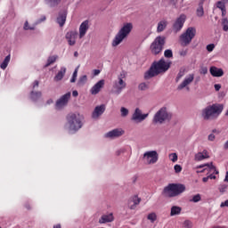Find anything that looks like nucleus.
I'll list each match as a JSON object with an SVG mask.
<instances>
[{"mask_svg": "<svg viewBox=\"0 0 228 228\" xmlns=\"http://www.w3.org/2000/svg\"><path fill=\"white\" fill-rule=\"evenodd\" d=\"M170 65H172V62L166 61L165 59L154 61L149 70L144 73V79L147 81L152 79V77H156V76H159V74L167 72L170 69Z\"/></svg>", "mask_w": 228, "mask_h": 228, "instance_id": "f257e3e1", "label": "nucleus"}, {"mask_svg": "<svg viewBox=\"0 0 228 228\" xmlns=\"http://www.w3.org/2000/svg\"><path fill=\"white\" fill-rule=\"evenodd\" d=\"M222 111H224V105L222 104L216 103L208 105L202 110L201 117L203 120L207 121L216 120V118L220 117Z\"/></svg>", "mask_w": 228, "mask_h": 228, "instance_id": "f03ea898", "label": "nucleus"}, {"mask_svg": "<svg viewBox=\"0 0 228 228\" xmlns=\"http://www.w3.org/2000/svg\"><path fill=\"white\" fill-rule=\"evenodd\" d=\"M186 191V186L183 183H169L162 191L163 197L167 199H174V197H179L181 193Z\"/></svg>", "mask_w": 228, "mask_h": 228, "instance_id": "7ed1b4c3", "label": "nucleus"}, {"mask_svg": "<svg viewBox=\"0 0 228 228\" xmlns=\"http://www.w3.org/2000/svg\"><path fill=\"white\" fill-rule=\"evenodd\" d=\"M131 31H133V23H124L112 41V47H118V45H120V44L129 37Z\"/></svg>", "mask_w": 228, "mask_h": 228, "instance_id": "20e7f679", "label": "nucleus"}, {"mask_svg": "<svg viewBox=\"0 0 228 228\" xmlns=\"http://www.w3.org/2000/svg\"><path fill=\"white\" fill-rule=\"evenodd\" d=\"M83 116L79 113H70L67 116V123L69 131L77 133L83 127Z\"/></svg>", "mask_w": 228, "mask_h": 228, "instance_id": "39448f33", "label": "nucleus"}, {"mask_svg": "<svg viewBox=\"0 0 228 228\" xmlns=\"http://www.w3.org/2000/svg\"><path fill=\"white\" fill-rule=\"evenodd\" d=\"M170 120H172V113L163 107L155 113L152 122L155 125L163 126V124H167Z\"/></svg>", "mask_w": 228, "mask_h": 228, "instance_id": "423d86ee", "label": "nucleus"}, {"mask_svg": "<svg viewBox=\"0 0 228 228\" xmlns=\"http://www.w3.org/2000/svg\"><path fill=\"white\" fill-rule=\"evenodd\" d=\"M124 79H126V72L122 71L118 76V79H116L113 83L112 92L116 95H120V94H122V90H124L126 86H127V84H126V81Z\"/></svg>", "mask_w": 228, "mask_h": 228, "instance_id": "0eeeda50", "label": "nucleus"}, {"mask_svg": "<svg viewBox=\"0 0 228 228\" xmlns=\"http://www.w3.org/2000/svg\"><path fill=\"white\" fill-rule=\"evenodd\" d=\"M167 37L165 36L157 37L150 46L151 52L155 55L159 54V53L163 51V47H165Z\"/></svg>", "mask_w": 228, "mask_h": 228, "instance_id": "6e6552de", "label": "nucleus"}, {"mask_svg": "<svg viewBox=\"0 0 228 228\" xmlns=\"http://www.w3.org/2000/svg\"><path fill=\"white\" fill-rule=\"evenodd\" d=\"M195 35H197V29L193 27L188 28L186 31L180 36L182 45L183 47L190 45V44H191V40L195 38Z\"/></svg>", "mask_w": 228, "mask_h": 228, "instance_id": "1a4fd4ad", "label": "nucleus"}, {"mask_svg": "<svg viewBox=\"0 0 228 228\" xmlns=\"http://www.w3.org/2000/svg\"><path fill=\"white\" fill-rule=\"evenodd\" d=\"M159 158V156L156 151H146L142 156V159L145 161L146 165H154L158 163Z\"/></svg>", "mask_w": 228, "mask_h": 228, "instance_id": "9d476101", "label": "nucleus"}, {"mask_svg": "<svg viewBox=\"0 0 228 228\" xmlns=\"http://www.w3.org/2000/svg\"><path fill=\"white\" fill-rule=\"evenodd\" d=\"M149 117V113L143 114V112L140 110V108H136L130 118L134 124H142L143 120H145Z\"/></svg>", "mask_w": 228, "mask_h": 228, "instance_id": "9b49d317", "label": "nucleus"}, {"mask_svg": "<svg viewBox=\"0 0 228 228\" xmlns=\"http://www.w3.org/2000/svg\"><path fill=\"white\" fill-rule=\"evenodd\" d=\"M70 92L66 93L62 96L60 97L55 102V109L56 110H63L68 104L69 101H70Z\"/></svg>", "mask_w": 228, "mask_h": 228, "instance_id": "f8f14e48", "label": "nucleus"}, {"mask_svg": "<svg viewBox=\"0 0 228 228\" xmlns=\"http://www.w3.org/2000/svg\"><path fill=\"white\" fill-rule=\"evenodd\" d=\"M193 79H195L194 74H190L188 77H186L183 81L176 87V90L178 92H181L182 90H185L187 92H190V85L193 83Z\"/></svg>", "mask_w": 228, "mask_h": 228, "instance_id": "ddd939ff", "label": "nucleus"}, {"mask_svg": "<svg viewBox=\"0 0 228 228\" xmlns=\"http://www.w3.org/2000/svg\"><path fill=\"white\" fill-rule=\"evenodd\" d=\"M126 132L122 128L113 129L107 134H105V138H110V140H115V138H120Z\"/></svg>", "mask_w": 228, "mask_h": 228, "instance_id": "4468645a", "label": "nucleus"}, {"mask_svg": "<svg viewBox=\"0 0 228 228\" xmlns=\"http://www.w3.org/2000/svg\"><path fill=\"white\" fill-rule=\"evenodd\" d=\"M186 21V16L184 14L180 15L173 25V29L177 33V31H181L183 29V26H184V22Z\"/></svg>", "mask_w": 228, "mask_h": 228, "instance_id": "2eb2a0df", "label": "nucleus"}, {"mask_svg": "<svg viewBox=\"0 0 228 228\" xmlns=\"http://www.w3.org/2000/svg\"><path fill=\"white\" fill-rule=\"evenodd\" d=\"M77 38V31L72 30L67 32L66 40H68L69 45H76V39Z\"/></svg>", "mask_w": 228, "mask_h": 228, "instance_id": "dca6fc26", "label": "nucleus"}, {"mask_svg": "<svg viewBox=\"0 0 228 228\" xmlns=\"http://www.w3.org/2000/svg\"><path fill=\"white\" fill-rule=\"evenodd\" d=\"M106 111V105L102 104L99 106H96L92 113V118L97 119L102 113Z\"/></svg>", "mask_w": 228, "mask_h": 228, "instance_id": "f3484780", "label": "nucleus"}, {"mask_svg": "<svg viewBox=\"0 0 228 228\" xmlns=\"http://www.w3.org/2000/svg\"><path fill=\"white\" fill-rule=\"evenodd\" d=\"M90 28L89 21L85 20L79 27V38H83L86 35V32Z\"/></svg>", "mask_w": 228, "mask_h": 228, "instance_id": "a211bd4d", "label": "nucleus"}, {"mask_svg": "<svg viewBox=\"0 0 228 228\" xmlns=\"http://www.w3.org/2000/svg\"><path fill=\"white\" fill-rule=\"evenodd\" d=\"M104 87V79L98 81L91 89L92 95H97L101 89Z\"/></svg>", "mask_w": 228, "mask_h": 228, "instance_id": "6ab92c4d", "label": "nucleus"}, {"mask_svg": "<svg viewBox=\"0 0 228 228\" xmlns=\"http://www.w3.org/2000/svg\"><path fill=\"white\" fill-rule=\"evenodd\" d=\"M203 159H209V152H208V150L200 151L194 156L195 161H202Z\"/></svg>", "mask_w": 228, "mask_h": 228, "instance_id": "aec40b11", "label": "nucleus"}, {"mask_svg": "<svg viewBox=\"0 0 228 228\" xmlns=\"http://www.w3.org/2000/svg\"><path fill=\"white\" fill-rule=\"evenodd\" d=\"M209 72L213 77H222L224 76V69L215 66L210 67Z\"/></svg>", "mask_w": 228, "mask_h": 228, "instance_id": "412c9836", "label": "nucleus"}, {"mask_svg": "<svg viewBox=\"0 0 228 228\" xmlns=\"http://www.w3.org/2000/svg\"><path fill=\"white\" fill-rule=\"evenodd\" d=\"M66 20H67V11H63L59 13V16L57 17V22L59 23L61 28H63Z\"/></svg>", "mask_w": 228, "mask_h": 228, "instance_id": "4be33fe9", "label": "nucleus"}, {"mask_svg": "<svg viewBox=\"0 0 228 228\" xmlns=\"http://www.w3.org/2000/svg\"><path fill=\"white\" fill-rule=\"evenodd\" d=\"M45 3L49 8H58L61 4V0H45Z\"/></svg>", "mask_w": 228, "mask_h": 228, "instance_id": "5701e85b", "label": "nucleus"}, {"mask_svg": "<svg viewBox=\"0 0 228 228\" xmlns=\"http://www.w3.org/2000/svg\"><path fill=\"white\" fill-rule=\"evenodd\" d=\"M113 222V214L103 215L99 220V224H108Z\"/></svg>", "mask_w": 228, "mask_h": 228, "instance_id": "b1692460", "label": "nucleus"}, {"mask_svg": "<svg viewBox=\"0 0 228 228\" xmlns=\"http://www.w3.org/2000/svg\"><path fill=\"white\" fill-rule=\"evenodd\" d=\"M67 72V68L62 67L57 73V75L54 77V81H61L63 79L65 73Z\"/></svg>", "mask_w": 228, "mask_h": 228, "instance_id": "393cba45", "label": "nucleus"}, {"mask_svg": "<svg viewBox=\"0 0 228 228\" xmlns=\"http://www.w3.org/2000/svg\"><path fill=\"white\" fill-rule=\"evenodd\" d=\"M40 97H42V92L40 91H31L30 92V99L31 101H33V102H37V101H38V99H40Z\"/></svg>", "mask_w": 228, "mask_h": 228, "instance_id": "a878e982", "label": "nucleus"}, {"mask_svg": "<svg viewBox=\"0 0 228 228\" xmlns=\"http://www.w3.org/2000/svg\"><path fill=\"white\" fill-rule=\"evenodd\" d=\"M183 208L181 207L173 206L171 208L170 216H176V215H181Z\"/></svg>", "mask_w": 228, "mask_h": 228, "instance_id": "bb28decb", "label": "nucleus"}, {"mask_svg": "<svg viewBox=\"0 0 228 228\" xmlns=\"http://www.w3.org/2000/svg\"><path fill=\"white\" fill-rule=\"evenodd\" d=\"M56 60H58V55L49 56L47 59V62L45 65V69H47V67H51V65H53V63H56Z\"/></svg>", "mask_w": 228, "mask_h": 228, "instance_id": "cd10ccee", "label": "nucleus"}, {"mask_svg": "<svg viewBox=\"0 0 228 228\" xmlns=\"http://www.w3.org/2000/svg\"><path fill=\"white\" fill-rule=\"evenodd\" d=\"M165 29H167V21H159L158 24L157 32L161 33L162 31H165Z\"/></svg>", "mask_w": 228, "mask_h": 228, "instance_id": "c85d7f7f", "label": "nucleus"}, {"mask_svg": "<svg viewBox=\"0 0 228 228\" xmlns=\"http://www.w3.org/2000/svg\"><path fill=\"white\" fill-rule=\"evenodd\" d=\"M196 15L197 17H204V6L202 2L199 4V7L196 11Z\"/></svg>", "mask_w": 228, "mask_h": 228, "instance_id": "c756f323", "label": "nucleus"}, {"mask_svg": "<svg viewBox=\"0 0 228 228\" xmlns=\"http://www.w3.org/2000/svg\"><path fill=\"white\" fill-rule=\"evenodd\" d=\"M133 202H134V204L131 205L129 208H130V209H136V206H138V204H140V202H142V199L138 198V196H134L133 198Z\"/></svg>", "mask_w": 228, "mask_h": 228, "instance_id": "7c9ffc66", "label": "nucleus"}, {"mask_svg": "<svg viewBox=\"0 0 228 228\" xmlns=\"http://www.w3.org/2000/svg\"><path fill=\"white\" fill-rule=\"evenodd\" d=\"M10 60H11V56L7 55L4 61L1 63L0 68L4 70L6 69V67H8V64L10 63Z\"/></svg>", "mask_w": 228, "mask_h": 228, "instance_id": "2f4dec72", "label": "nucleus"}, {"mask_svg": "<svg viewBox=\"0 0 228 228\" xmlns=\"http://www.w3.org/2000/svg\"><path fill=\"white\" fill-rule=\"evenodd\" d=\"M221 26L223 28V31H225V32L228 31V19L227 18H223L221 20Z\"/></svg>", "mask_w": 228, "mask_h": 228, "instance_id": "473e14b6", "label": "nucleus"}, {"mask_svg": "<svg viewBox=\"0 0 228 228\" xmlns=\"http://www.w3.org/2000/svg\"><path fill=\"white\" fill-rule=\"evenodd\" d=\"M138 90L141 92H145V90H149V83L142 82L139 84Z\"/></svg>", "mask_w": 228, "mask_h": 228, "instance_id": "72a5a7b5", "label": "nucleus"}, {"mask_svg": "<svg viewBox=\"0 0 228 228\" xmlns=\"http://www.w3.org/2000/svg\"><path fill=\"white\" fill-rule=\"evenodd\" d=\"M147 219L150 220L151 224H154L156 220H158V216L156 215V213L152 212L148 215Z\"/></svg>", "mask_w": 228, "mask_h": 228, "instance_id": "f704fd0d", "label": "nucleus"}, {"mask_svg": "<svg viewBox=\"0 0 228 228\" xmlns=\"http://www.w3.org/2000/svg\"><path fill=\"white\" fill-rule=\"evenodd\" d=\"M87 79L88 78H87L86 75L80 77L77 81V86H83L85 85V83H86Z\"/></svg>", "mask_w": 228, "mask_h": 228, "instance_id": "c9c22d12", "label": "nucleus"}, {"mask_svg": "<svg viewBox=\"0 0 228 228\" xmlns=\"http://www.w3.org/2000/svg\"><path fill=\"white\" fill-rule=\"evenodd\" d=\"M120 113H121V117L123 118H126V117H127V115H129V110L126 107H121Z\"/></svg>", "mask_w": 228, "mask_h": 228, "instance_id": "e433bc0d", "label": "nucleus"}, {"mask_svg": "<svg viewBox=\"0 0 228 228\" xmlns=\"http://www.w3.org/2000/svg\"><path fill=\"white\" fill-rule=\"evenodd\" d=\"M185 72H186V69H180V71L177 74L176 78H175L176 83H179V79H181V77H184Z\"/></svg>", "mask_w": 228, "mask_h": 228, "instance_id": "4c0bfd02", "label": "nucleus"}, {"mask_svg": "<svg viewBox=\"0 0 228 228\" xmlns=\"http://www.w3.org/2000/svg\"><path fill=\"white\" fill-rule=\"evenodd\" d=\"M202 200V197L200 196V194H196L194 196H192V199L190 200V202H200Z\"/></svg>", "mask_w": 228, "mask_h": 228, "instance_id": "58836bf2", "label": "nucleus"}, {"mask_svg": "<svg viewBox=\"0 0 228 228\" xmlns=\"http://www.w3.org/2000/svg\"><path fill=\"white\" fill-rule=\"evenodd\" d=\"M168 159H170V161H172L173 163H175L177 161V159H179L177 153H170L168 155Z\"/></svg>", "mask_w": 228, "mask_h": 228, "instance_id": "ea45409f", "label": "nucleus"}, {"mask_svg": "<svg viewBox=\"0 0 228 228\" xmlns=\"http://www.w3.org/2000/svg\"><path fill=\"white\" fill-rule=\"evenodd\" d=\"M208 170L212 172V174L218 175V170H216V167L213 165V162H210V165H208Z\"/></svg>", "mask_w": 228, "mask_h": 228, "instance_id": "a19ab883", "label": "nucleus"}, {"mask_svg": "<svg viewBox=\"0 0 228 228\" xmlns=\"http://www.w3.org/2000/svg\"><path fill=\"white\" fill-rule=\"evenodd\" d=\"M165 58H174V53H172V50L167 49L164 52Z\"/></svg>", "mask_w": 228, "mask_h": 228, "instance_id": "79ce46f5", "label": "nucleus"}, {"mask_svg": "<svg viewBox=\"0 0 228 228\" xmlns=\"http://www.w3.org/2000/svg\"><path fill=\"white\" fill-rule=\"evenodd\" d=\"M227 188H228V185L227 184H221L219 185V191L220 193H225V191H227Z\"/></svg>", "mask_w": 228, "mask_h": 228, "instance_id": "37998d69", "label": "nucleus"}, {"mask_svg": "<svg viewBox=\"0 0 228 228\" xmlns=\"http://www.w3.org/2000/svg\"><path fill=\"white\" fill-rule=\"evenodd\" d=\"M183 227L184 228H191V227H193V223H191V221H190V220H185L183 222Z\"/></svg>", "mask_w": 228, "mask_h": 228, "instance_id": "c03bdc74", "label": "nucleus"}, {"mask_svg": "<svg viewBox=\"0 0 228 228\" xmlns=\"http://www.w3.org/2000/svg\"><path fill=\"white\" fill-rule=\"evenodd\" d=\"M23 29H25L26 31H28V29H30V31L35 30V27H29V22L25 21Z\"/></svg>", "mask_w": 228, "mask_h": 228, "instance_id": "a18cd8bd", "label": "nucleus"}, {"mask_svg": "<svg viewBox=\"0 0 228 228\" xmlns=\"http://www.w3.org/2000/svg\"><path fill=\"white\" fill-rule=\"evenodd\" d=\"M77 78V69H75L72 75V78L70 79V83H76V79Z\"/></svg>", "mask_w": 228, "mask_h": 228, "instance_id": "49530a36", "label": "nucleus"}, {"mask_svg": "<svg viewBox=\"0 0 228 228\" xmlns=\"http://www.w3.org/2000/svg\"><path fill=\"white\" fill-rule=\"evenodd\" d=\"M216 6L219 10H225V5L221 1L216 2Z\"/></svg>", "mask_w": 228, "mask_h": 228, "instance_id": "de8ad7c7", "label": "nucleus"}, {"mask_svg": "<svg viewBox=\"0 0 228 228\" xmlns=\"http://www.w3.org/2000/svg\"><path fill=\"white\" fill-rule=\"evenodd\" d=\"M179 54H180V56L182 58L186 57L187 54H188V49H182V50H180Z\"/></svg>", "mask_w": 228, "mask_h": 228, "instance_id": "09e8293b", "label": "nucleus"}, {"mask_svg": "<svg viewBox=\"0 0 228 228\" xmlns=\"http://www.w3.org/2000/svg\"><path fill=\"white\" fill-rule=\"evenodd\" d=\"M175 174H180L183 171V167L181 165H175L174 167Z\"/></svg>", "mask_w": 228, "mask_h": 228, "instance_id": "8fccbe9b", "label": "nucleus"}, {"mask_svg": "<svg viewBox=\"0 0 228 228\" xmlns=\"http://www.w3.org/2000/svg\"><path fill=\"white\" fill-rule=\"evenodd\" d=\"M214 50H215V44H210L207 45V51L208 53H213Z\"/></svg>", "mask_w": 228, "mask_h": 228, "instance_id": "3c124183", "label": "nucleus"}, {"mask_svg": "<svg viewBox=\"0 0 228 228\" xmlns=\"http://www.w3.org/2000/svg\"><path fill=\"white\" fill-rule=\"evenodd\" d=\"M200 72V74H203V75L208 74V68L207 67H201Z\"/></svg>", "mask_w": 228, "mask_h": 228, "instance_id": "603ef678", "label": "nucleus"}, {"mask_svg": "<svg viewBox=\"0 0 228 228\" xmlns=\"http://www.w3.org/2000/svg\"><path fill=\"white\" fill-rule=\"evenodd\" d=\"M215 138H216L215 134H210L208 135V140L209 142H215Z\"/></svg>", "mask_w": 228, "mask_h": 228, "instance_id": "864d4df0", "label": "nucleus"}, {"mask_svg": "<svg viewBox=\"0 0 228 228\" xmlns=\"http://www.w3.org/2000/svg\"><path fill=\"white\" fill-rule=\"evenodd\" d=\"M214 88H215L216 92H220V88H222V86L220 84H216L214 86Z\"/></svg>", "mask_w": 228, "mask_h": 228, "instance_id": "5fc2aeb1", "label": "nucleus"}, {"mask_svg": "<svg viewBox=\"0 0 228 228\" xmlns=\"http://www.w3.org/2000/svg\"><path fill=\"white\" fill-rule=\"evenodd\" d=\"M220 208H228V200H226L224 202H222Z\"/></svg>", "mask_w": 228, "mask_h": 228, "instance_id": "6e6d98bb", "label": "nucleus"}, {"mask_svg": "<svg viewBox=\"0 0 228 228\" xmlns=\"http://www.w3.org/2000/svg\"><path fill=\"white\" fill-rule=\"evenodd\" d=\"M209 165H211V163L200 165V166L197 167V168H204L205 167H208V168H209Z\"/></svg>", "mask_w": 228, "mask_h": 228, "instance_id": "4d7b16f0", "label": "nucleus"}, {"mask_svg": "<svg viewBox=\"0 0 228 228\" xmlns=\"http://www.w3.org/2000/svg\"><path fill=\"white\" fill-rule=\"evenodd\" d=\"M221 12H222L223 19H225V15H227V10L226 9H223V10H221Z\"/></svg>", "mask_w": 228, "mask_h": 228, "instance_id": "13d9d810", "label": "nucleus"}, {"mask_svg": "<svg viewBox=\"0 0 228 228\" xmlns=\"http://www.w3.org/2000/svg\"><path fill=\"white\" fill-rule=\"evenodd\" d=\"M94 76H99L101 74V69H94Z\"/></svg>", "mask_w": 228, "mask_h": 228, "instance_id": "bf43d9fd", "label": "nucleus"}, {"mask_svg": "<svg viewBox=\"0 0 228 228\" xmlns=\"http://www.w3.org/2000/svg\"><path fill=\"white\" fill-rule=\"evenodd\" d=\"M171 4L175 6V8H177V0H171Z\"/></svg>", "mask_w": 228, "mask_h": 228, "instance_id": "052dcab7", "label": "nucleus"}, {"mask_svg": "<svg viewBox=\"0 0 228 228\" xmlns=\"http://www.w3.org/2000/svg\"><path fill=\"white\" fill-rule=\"evenodd\" d=\"M38 85H39L38 80H36V81L34 82V84H33V89L38 87Z\"/></svg>", "mask_w": 228, "mask_h": 228, "instance_id": "680f3d73", "label": "nucleus"}, {"mask_svg": "<svg viewBox=\"0 0 228 228\" xmlns=\"http://www.w3.org/2000/svg\"><path fill=\"white\" fill-rule=\"evenodd\" d=\"M224 151H228V140L224 143Z\"/></svg>", "mask_w": 228, "mask_h": 228, "instance_id": "e2e57ef3", "label": "nucleus"}, {"mask_svg": "<svg viewBox=\"0 0 228 228\" xmlns=\"http://www.w3.org/2000/svg\"><path fill=\"white\" fill-rule=\"evenodd\" d=\"M72 95L73 97H77V95H79V93H77V91H73Z\"/></svg>", "mask_w": 228, "mask_h": 228, "instance_id": "0e129e2a", "label": "nucleus"}, {"mask_svg": "<svg viewBox=\"0 0 228 228\" xmlns=\"http://www.w3.org/2000/svg\"><path fill=\"white\" fill-rule=\"evenodd\" d=\"M208 179H216V175H209Z\"/></svg>", "mask_w": 228, "mask_h": 228, "instance_id": "69168bd1", "label": "nucleus"}, {"mask_svg": "<svg viewBox=\"0 0 228 228\" xmlns=\"http://www.w3.org/2000/svg\"><path fill=\"white\" fill-rule=\"evenodd\" d=\"M202 181L203 183H208V181H209V177L208 176L203 177Z\"/></svg>", "mask_w": 228, "mask_h": 228, "instance_id": "338daca9", "label": "nucleus"}, {"mask_svg": "<svg viewBox=\"0 0 228 228\" xmlns=\"http://www.w3.org/2000/svg\"><path fill=\"white\" fill-rule=\"evenodd\" d=\"M224 183H228V172H226L225 178H224Z\"/></svg>", "mask_w": 228, "mask_h": 228, "instance_id": "774afa93", "label": "nucleus"}]
</instances>
